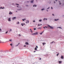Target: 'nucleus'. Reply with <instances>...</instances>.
<instances>
[{
  "label": "nucleus",
  "instance_id": "nucleus-1",
  "mask_svg": "<svg viewBox=\"0 0 64 64\" xmlns=\"http://www.w3.org/2000/svg\"><path fill=\"white\" fill-rule=\"evenodd\" d=\"M48 25V27H49L50 28V29H54V28H53V27L51 26H50L49 25Z\"/></svg>",
  "mask_w": 64,
  "mask_h": 64
},
{
  "label": "nucleus",
  "instance_id": "nucleus-2",
  "mask_svg": "<svg viewBox=\"0 0 64 64\" xmlns=\"http://www.w3.org/2000/svg\"><path fill=\"white\" fill-rule=\"evenodd\" d=\"M37 34H38V32H36L35 33L32 34V35H37Z\"/></svg>",
  "mask_w": 64,
  "mask_h": 64
},
{
  "label": "nucleus",
  "instance_id": "nucleus-3",
  "mask_svg": "<svg viewBox=\"0 0 64 64\" xmlns=\"http://www.w3.org/2000/svg\"><path fill=\"white\" fill-rule=\"evenodd\" d=\"M16 17H14L13 18H12V20H15V19H16Z\"/></svg>",
  "mask_w": 64,
  "mask_h": 64
},
{
  "label": "nucleus",
  "instance_id": "nucleus-4",
  "mask_svg": "<svg viewBox=\"0 0 64 64\" xmlns=\"http://www.w3.org/2000/svg\"><path fill=\"white\" fill-rule=\"evenodd\" d=\"M26 21L27 22H26V23H28L29 22V21L28 20H27Z\"/></svg>",
  "mask_w": 64,
  "mask_h": 64
},
{
  "label": "nucleus",
  "instance_id": "nucleus-5",
  "mask_svg": "<svg viewBox=\"0 0 64 64\" xmlns=\"http://www.w3.org/2000/svg\"><path fill=\"white\" fill-rule=\"evenodd\" d=\"M34 2V0H32L30 1V3H33Z\"/></svg>",
  "mask_w": 64,
  "mask_h": 64
},
{
  "label": "nucleus",
  "instance_id": "nucleus-6",
  "mask_svg": "<svg viewBox=\"0 0 64 64\" xmlns=\"http://www.w3.org/2000/svg\"><path fill=\"white\" fill-rule=\"evenodd\" d=\"M33 7H37V5L36 4H34L33 6Z\"/></svg>",
  "mask_w": 64,
  "mask_h": 64
},
{
  "label": "nucleus",
  "instance_id": "nucleus-7",
  "mask_svg": "<svg viewBox=\"0 0 64 64\" xmlns=\"http://www.w3.org/2000/svg\"><path fill=\"white\" fill-rule=\"evenodd\" d=\"M12 13H13L12 12H10V13H9V14L11 15V14H12Z\"/></svg>",
  "mask_w": 64,
  "mask_h": 64
},
{
  "label": "nucleus",
  "instance_id": "nucleus-8",
  "mask_svg": "<svg viewBox=\"0 0 64 64\" xmlns=\"http://www.w3.org/2000/svg\"><path fill=\"white\" fill-rule=\"evenodd\" d=\"M25 44H26V45H29V43L27 42H26Z\"/></svg>",
  "mask_w": 64,
  "mask_h": 64
},
{
  "label": "nucleus",
  "instance_id": "nucleus-9",
  "mask_svg": "<svg viewBox=\"0 0 64 64\" xmlns=\"http://www.w3.org/2000/svg\"><path fill=\"white\" fill-rule=\"evenodd\" d=\"M58 20H59V19H54V21H58Z\"/></svg>",
  "mask_w": 64,
  "mask_h": 64
},
{
  "label": "nucleus",
  "instance_id": "nucleus-10",
  "mask_svg": "<svg viewBox=\"0 0 64 64\" xmlns=\"http://www.w3.org/2000/svg\"><path fill=\"white\" fill-rule=\"evenodd\" d=\"M8 20V21H11V18H9Z\"/></svg>",
  "mask_w": 64,
  "mask_h": 64
},
{
  "label": "nucleus",
  "instance_id": "nucleus-11",
  "mask_svg": "<svg viewBox=\"0 0 64 64\" xmlns=\"http://www.w3.org/2000/svg\"><path fill=\"white\" fill-rule=\"evenodd\" d=\"M61 59H63V56H61Z\"/></svg>",
  "mask_w": 64,
  "mask_h": 64
},
{
  "label": "nucleus",
  "instance_id": "nucleus-12",
  "mask_svg": "<svg viewBox=\"0 0 64 64\" xmlns=\"http://www.w3.org/2000/svg\"><path fill=\"white\" fill-rule=\"evenodd\" d=\"M59 63L60 64V63H62V62L60 61H59Z\"/></svg>",
  "mask_w": 64,
  "mask_h": 64
},
{
  "label": "nucleus",
  "instance_id": "nucleus-13",
  "mask_svg": "<svg viewBox=\"0 0 64 64\" xmlns=\"http://www.w3.org/2000/svg\"><path fill=\"white\" fill-rule=\"evenodd\" d=\"M39 22H41L42 21V20L41 19V20H39Z\"/></svg>",
  "mask_w": 64,
  "mask_h": 64
},
{
  "label": "nucleus",
  "instance_id": "nucleus-14",
  "mask_svg": "<svg viewBox=\"0 0 64 64\" xmlns=\"http://www.w3.org/2000/svg\"><path fill=\"white\" fill-rule=\"evenodd\" d=\"M34 50H37V48H36V47L35 48H34Z\"/></svg>",
  "mask_w": 64,
  "mask_h": 64
},
{
  "label": "nucleus",
  "instance_id": "nucleus-15",
  "mask_svg": "<svg viewBox=\"0 0 64 64\" xmlns=\"http://www.w3.org/2000/svg\"><path fill=\"white\" fill-rule=\"evenodd\" d=\"M3 51L2 50H1L0 51V52H3Z\"/></svg>",
  "mask_w": 64,
  "mask_h": 64
},
{
  "label": "nucleus",
  "instance_id": "nucleus-16",
  "mask_svg": "<svg viewBox=\"0 0 64 64\" xmlns=\"http://www.w3.org/2000/svg\"><path fill=\"white\" fill-rule=\"evenodd\" d=\"M45 9H44V8H42L41 9V10H42V11H43V10H44Z\"/></svg>",
  "mask_w": 64,
  "mask_h": 64
},
{
  "label": "nucleus",
  "instance_id": "nucleus-17",
  "mask_svg": "<svg viewBox=\"0 0 64 64\" xmlns=\"http://www.w3.org/2000/svg\"><path fill=\"white\" fill-rule=\"evenodd\" d=\"M34 30H36V28H34Z\"/></svg>",
  "mask_w": 64,
  "mask_h": 64
},
{
  "label": "nucleus",
  "instance_id": "nucleus-18",
  "mask_svg": "<svg viewBox=\"0 0 64 64\" xmlns=\"http://www.w3.org/2000/svg\"><path fill=\"white\" fill-rule=\"evenodd\" d=\"M21 24L22 26H24L23 25V24L22 23Z\"/></svg>",
  "mask_w": 64,
  "mask_h": 64
},
{
  "label": "nucleus",
  "instance_id": "nucleus-19",
  "mask_svg": "<svg viewBox=\"0 0 64 64\" xmlns=\"http://www.w3.org/2000/svg\"><path fill=\"white\" fill-rule=\"evenodd\" d=\"M59 54V53H58V54H56V56H58V55Z\"/></svg>",
  "mask_w": 64,
  "mask_h": 64
},
{
  "label": "nucleus",
  "instance_id": "nucleus-20",
  "mask_svg": "<svg viewBox=\"0 0 64 64\" xmlns=\"http://www.w3.org/2000/svg\"><path fill=\"white\" fill-rule=\"evenodd\" d=\"M36 48H38V46H36Z\"/></svg>",
  "mask_w": 64,
  "mask_h": 64
},
{
  "label": "nucleus",
  "instance_id": "nucleus-21",
  "mask_svg": "<svg viewBox=\"0 0 64 64\" xmlns=\"http://www.w3.org/2000/svg\"><path fill=\"white\" fill-rule=\"evenodd\" d=\"M53 42H54V43H55V42H50V43H51V44H52V43H53Z\"/></svg>",
  "mask_w": 64,
  "mask_h": 64
},
{
  "label": "nucleus",
  "instance_id": "nucleus-22",
  "mask_svg": "<svg viewBox=\"0 0 64 64\" xmlns=\"http://www.w3.org/2000/svg\"><path fill=\"white\" fill-rule=\"evenodd\" d=\"M41 28H38V29H41Z\"/></svg>",
  "mask_w": 64,
  "mask_h": 64
},
{
  "label": "nucleus",
  "instance_id": "nucleus-23",
  "mask_svg": "<svg viewBox=\"0 0 64 64\" xmlns=\"http://www.w3.org/2000/svg\"><path fill=\"white\" fill-rule=\"evenodd\" d=\"M26 6L27 7H28L29 6L27 4H26Z\"/></svg>",
  "mask_w": 64,
  "mask_h": 64
},
{
  "label": "nucleus",
  "instance_id": "nucleus-24",
  "mask_svg": "<svg viewBox=\"0 0 64 64\" xmlns=\"http://www.w3.org/2000/svg\"><path fill=\"white\" fill-rule=\"evenodd\" d=\"M16 4V5H19V4Z\"/></svg>",
  "mask_w": 64,
  "mask_h": 64
},
{
  "label": "nucleus",
  "instance_id": "nucleus-25",
  "mask_svg": "<svg viewBox=\"0 0 64 64\" xmlns=\"http://www.w3.org/2000/svg\"><path fill=\"white\" fill-rule=\"evenodd\" d=\"M18 45H19V44H17L15 46V47H17V46H18Z\"/></svg>",
  "mask_w": 64,
  "mask_h": 64
},
{
  "label": "nucleus",
  "instance_id": "nucleus-26",
  "mask_svg": "<svg viewBox=\"0 0 64 64\" xmlns=\"http://www.w3.org/2000/svg\"><path fill=\"white\" fill-rule=\"evenodd\" d=\"M52 16H55V15L54 14H52Z\"/></svg>",
  "mask_w": 64,
  "mask_h": 64
},
{
  "label": "nucleus",
  "instance_id": "nucleus-27",
  "mask_svg": "<svg viewBox=\"0 0 64 64\" xmlns=\"http://www.w3.org/2000/svg\"><path fill=\"white\" fill-rule=\"evenodd\" d=\"M59 28H60V29H62V28L61 27H59Z\"/></svg>",
  "mask_w": 64,
  "mask_h": 64
},
{
  "label": "nucleus",
  "instance_id": "nucleus-28",
  "mask_svg": "<svg viewBox=\"0 0 64 64\" xmlns=\"http://www.w3.org/2000/svg\"><path fill=\"white\" fill-rule=\"evenodd\" d=\"M50 8V7H49L48 8H47V9H49Z\"/></svg>",
  "mask_w": 64,
  "mask_h": 64
},
{
  "label": "nucleus",
  "instance_id": "nucleus-29",
  "mask_svg": "<svg viewBox=\"0 0 64 64\" xmlns=\"http://www.w3.org/2000/svg\"><path fill=\"white\" fill-rule=\"evenodd\" d=\"M59 5H61V4H62V3H59Z\"/></svg>",
  "mask_w": 64,
  "mask_h": 64
},
{
  "label": "nucleus",
  "instance_id": "nucleus-30",
  "mask_svg": "<svg viewBox=\"0 0 64 64\" xmlns=\"http://www.w3.org/2000/svg\"><path fill=\"white\" fill-rule=\"evenodd\" d=\"M12 29H10V31H11V32L12 31Z\"/></svg>",
  "mask_w": 64,
  "mask_h": 64
},
{
  "label": "nucleus",
  "instance_id": "nucleus-31",
  "mask_svg": "<svg viewBox=\"0 0 64 64\" xmlns=\"http://www.w3.org/2000/svg\"><path fill=\"white\" fill-rule=\"evenodd\" d=\"M9 41L11 42V41H12V40H10Z\"/></svg>",
  "mask_w": 64,
  "mask_h": 64
},
{
  "label": "nucleus",
  "instance_id": "nucleus-32",
  "mask_svg": "<svg viewBox=\"0 0 64 64\" xmlns=\"http://www.w3.org/2000/svg\"><path fill=\"white\" fill-rule=\"evenodd\" d=\"M7 33H8V31H7L6 32V34H7Z\"/></svg>",
  "mask_w": 64,
  "mask_h": 64
},
{
  "label": "nucleus",
  "instance_id": "nucleus-33",
  "mask_svg": "<svg viewBox=\"0 0 64 64\" xmlns=\"http://www.w3.org/2000/svg\"><path fill=\"white\" fill-rule=\"evenodd\" d=\"M40 35H42V32L40 33Z\"/></svg>",
  "mask_w": 64,
  "mask_h": 64
},
{
  "label": "nucleus",
  "instance_id": "nucleus-34",
  "mask_svg": "<svg viewBox=\"0 0 64 64\" xmlns=\"http://www.w3.org/2000/svg\"><path fill=\"white\" fill-rule=\"evenodd\" d=\"M10 45L11 46H12V44H10Z\"/></svg>",
  "mask_w": 64,
  "mask_h": 64
},
{
  "label": "nucleus",
  "instance_id": "nucleus-35",
  "mask_svg": "<svg viewBox=\"0 0 64 64\" xmlns=\"http://www.w3.org/2000/svg\"><path fill=\"white\" fill-rule=\"evenodd\" d=\"M45 20V18H44V19H43L44 21Z\"/></svg>",
  "mask_w": 64,
  "mask_h": 64
},
{
  "label": "nucleus",
  "instance_id": "nucleus-36",
  "mask_svg": "<svg viewBox=\"0 0 64 64\" xmlns=\"http://www.w3.org/2000/svg\"><path fill=\"white\" fill-rule=\"evenodd\" d=\"M22 20L23 21H24V19H22Z\"/></svg>",
  "mask_w": 64,
  "mask_h": 64
},
{
  "label": "nucleus",
  "instance_id": "nucleus-37",
  "mask_svg": "<svg viewBox=\"0 0 64 64\" xmlns=\"http://www.w3.org/2000/svg\"><path fill=\"white\" fill-rule=\"evenodd\" d=\"M4 8H4V7L3 8H2V9H4Z\"/></svg>",
  "mask_w": 64,
  "mask_h": 64
},
{
  "label": "nucleus",
  "instance_id": "nucleus-38",
  "mask_svg": "<svg viewBox=\"0 0 64 64\" xmlns=\"http://www.w3.org/2000/svg\"><path fill=\"white\" fill-rule=\"evenodd\" d=\"M33 22H35V20H33Z\"/></svg>",
  "mask_w": 64,
  "mask_h": 64
},
{
  "label": "nucleus",
  "instance_id": "nucleus-39",
  "mask_svg": "<svg viewBox=\"0 0 64 64\" xmlns=\"http://www.w3.org/2000/svg\"><path fill=\"white\" fill-rule=\"evenodd\" d=\"M31 33H33V31H32L31 30Z\"/></svg>",
  "mask_w": 64,
  "mask_h": 64
},
{
  "label": "nucleus",
  "instance_id": "nucleus-40",
  "mask_svg": "<svg viewBox=\"0 0 64 64\" xmlns=\"http://www.w3.org/2000/svg\"><path fill=\"white\" fill-rule=\"evenodd\" d=\"M45 28H47V27L46 26H45Z\"/></svg>",
  "mask_w": 64,
  "mask_h": 64
},
{
  "label": "nucleus",
  "instance_id": "nucleus-41",
  "mask_svg": "<svg viewBox=\"0 0 64 64\" xmlns=\"http://www.w3.org/2000/svg\"><path fill=\"white\" fill-rule=\"evenodd\" d=\"M43 28H44V29H45V27L44 26Z\"/></svg>",
  "mask_w": 64,
  "mask_h": 64
},
{
  "label": "nucleus",
  "instance_id": "nucleus-42",
  "mask_svg": "<svg viewBox=\"0 0 64 64\" xmlns=\"http://www.w3.org/2000/svg\"><path fill=\"white\" fill-rule=\"evenodd\" d=\"M44 31L42 32V33H43V32H44Z\"/></svg>",
  "mask_w": 64,
  "mask_h": 64
},
{
  "label": "nucleus",
  "instance_id": "nucleus-43",
  "mask_svg": "<svg viewBox=\"0 0 64 64\" xmlns=\"http://www.w3.org/2000/svg\"><path fill=\"white\" fill-rule=\"evenodd\" d=\"M2 7H1L0 8V9H2Z\"/></svg>",
  "mask_w": 64,
  "mask_h": 64
},
{
  "label": "nucleus",
  "instance_id": "nucleus-44",
  "mask_svg": "<svg viewBox=\"0 0 64 64\" xmlns=\"http://www.w3.org/2000/svg\"><path fill=\"white\" fill-rule=\"evenodd\" d=\"M51 9H53V8L52 7H51Z\"/></svg>",
  "mask_w": 64,
  "mask_h": 64
},
{
  "label": "nucleus",
  "instance_id": "nucleus-45",
  "mask_svg": "<svg viewBox=\"0 0 64 64\" xmlns=\"http://www.w3.org/2000/svg\"><path fill=\"white\" fill-rule=\"evenodd\" d=\"M58 2H59V3H61V2L60 1H58Z\"/></svg>",
  "mask_w": 64,
  "mask_h": 64
},
{
  "label": "nucleus",
  "instance_id": "nucleus-46",
  "mask_svg": "<svg viewBox=\"0 0 64 64\" xmlns=\"http://www.w3.org/2000/svg\"><path fill=\"white\" fill-rule=\"evenodd\" d=\"M45 20H47V18H45Z\"/></svg>",
  "mask_w": 64,
  "mask_h": 64
},
{
  "label": "nucleus",
  "instance_id": "nucleus-47",
  "mask_svg": "<svg viewBox=\"0 0 64 64\" xmlns=\"http://www.w3.org/2000/svg\"><path fill=\"white\" fill-rule=\"evenodd\" d=\"M36 52V51L34 50V53H35V52Z\"/></svg>",
  "mask_w": 64,
  "mask_h": 64
},
{
  "label": "nucleus",
  "instance_id": "nucleus-48",
  "mask_svg": "<svg viewBox=\"0 0 64 64\" xmlns=\"http://www.w3.org/2000/svg\"><path fill=\"white\" fill-rule=\"evenodd\" d=\"M26 45H24V47H26Z\"/></svg>",
  "mask_w": 64,
  "mask_h": 64
},
{
  "label": "nucleus",
  "instance_id": "nucleus-49",
  "mask_svg": "<svg viewBox=\"0 0 64 64\" xmlns=\"http://www.w3.org/2000/svg\"><path fill=\"white\" fill-rule=\"evenodd\" d=\"M30 30H31V31H32V29H31V28H30Z\"/></svg>",
  "mask_w": 64,
  "mask_h": 64
},
{
  "label": "nucleus",
  "instance_id": "nucleus-50",
  "mask_svg": "<svg viewBox=\"0 0 64 64\" xmlns=\"http://www.w3.org/2000/svg\"><path fill=\"white\" fill-rule=\"evenodd\" d=\"M38 26H40V24H38Z\"/></svg>",
  "mask_w": 64,
  "mask_h": 64
},
{
  "label": "nucleus",
  "instance_id": "nucleus-51",
  "mask_svg": "<svg viewBox=\"0 0 64 64\" xmlns=\"http://www.w3.org/2000/svg\"><path fill=\"white\" fill-rule=\"evenodd\" d=\"M19 36H21V34H19Z\"/></svg>",
  "mask_w": 64,
  "mask_h": 64
},
{
  "label": "nucleus",
  "instance_id": "nucleus-52",
  "mask_svg": "<svg viewBox=\"0 0 64 64\" xmlns=\"http://www.w3.org/2000/svg\"><path fill=\"white\" fill-rule=\"evenodd\" d=\"M46 10L47 11V12H48V10Z\"/></svg>",
  "mask_w": 64,
  "mask_h": 64
},
{
  "label": "nucleus",
  "instance_id": "nucleus-53",
  "mask_svg": "<svg viewBox=\"0 0 64 64\" xmlns=\"http://www.w3.org/2000/svg\"><path fill=\"white\" fill-rule=\"evenodd\" d=\"M36 51H39V50H36Z\"/></svg>",
  "mask_w": 64,
  "mask_h": 64
},
{
  "label": "nucleus",
  "instance_id": "nucleus-54",
  "mask_svg": "<svg viewBox=\"0 0 64 64\" xmlns=\"http://www.w3.org/2000/svg\"><path fill=\"white\" fill-rule=\"evenodd\" d=\"M39 60H41V58H40Z\"/></svg>",
  "mask_w": 64,
  "mask_h": 64
},
{
  "label": "nucleus",
  "instance_id": "nucleus-55",
  "mask_svg": "<svg viewBox=\"0 0 64 64\" xmlns=\"http://www.w3.org/2000/svg\"><path fill=\"white\" fill-rule=\"evenodd\" d=\"M18 24H19V22H18Z\"/></svg>",
  "mask_w": 64,
  "mask_h": 64
},
{
  "label": "nucleus",
  "instance_id": "nucleus-56",
  "mask_svg": "<svg viewBox=\"0 0 64 64\" xmlns=\"http://www.w3.org/2000/svg\"><path fill=\"white\" fill-rule=\"evenodd\" d=\"M23 24V25H25V23H24V24Z\"/></svg>",
  "mask_w": 64,
  "mask_h": 64
},
{
  "label": "nucleus",
  "instance_id": "nucleus-57",
  "mask_svg": "<svg viewBox=\"0 0 64 64\" xmlns=\"http://www.w3.org/2000/svg\"><path fill=\"white\" fill-rule=\"evenodd\" d=\"M54 3H55V2L54 1Z\"/></svg>",
  "mask_w": 64,
  "mask_h": 64
},
{
  "label": "nucleus",
  "instance_id": "nucleus-58",
  "mask_svg": "<svg viewBox=\"0 0 64 64\" xmlns=\"http://www.w3.org/2000/svg\"><path fill=\"white\" fill-rule=\"evenodd\" d=\"M2 30H1V29H0V31H1Z\"/></svg>",
  "mask_w": 64,
  "mask_h": 64
},
{
  "label": "nucleus",
  "instance_id": "nucleus-59",
  "mask_svg": "<svg viewBox=\"0 0 64 64\" xmlns=\"http://www.w3.org/2000/svg\"><path fill=\"white\" fill-rule=\"evenodd\" d=\"M27 2L28 3H29V1H27Z\"/></svg>",
  "mask_w": 64,
  "mask_h": 64
},
{
  "label": "nucleus",
  "instance_id": "nucleus-60",
  "mask_svg": "<svg viewBox=\"0 0 64 64\" xmlns=\"http://www.w3.org/2000/svg\"><path fill=\"white\" fill-rule=\"evenodd\" d=\"M18 44L19 45V44H20V43L19 42Z\"/></svg>",
  "mask_w": 64,
  "mask_h": 64
},
{
  "label": "nucleus",
  "instance_id": "nucleus-61",
  "mask_svg": "<svg viewBox=\"0 0 64 64\" xmlns=\"http://www.w3.org/2000/svg\"><path fill=\"white\" fill-rule=\"evenodd\" d=\"M57 0H56V2H57Z\"/></svg>",
  "mask_w": 64,
  "mask_h": 64
},
{
  "label": "nucleus",
  "instance_id": "nucleus-62",
  "mask_svg": "<svg viewBox=\"0 0 64 64\" xmlns=\"http://www.w3.org/2000/svg\"><path fill=\"white\" fill-rule=\"evenodd\" d=\"M42 25V24H40V26H41V25Z\"/></svg>",
  "mask_w": 64,
  "mask_h": 64
},
{
  "label": "nucleus",
  "instance_id": "nucleus-63",
  "mask_svg": "<svg viewBox=\"0 0 64 64\" xmlns=\"http://www.w3.org/2000/svg\"><path fill=\"white\" fill-rule=\"evenodd\" d=\"M17 7H19V6H17Z\"/></svg>",
  "mask_w": 64,
  "mask_h": 64
},
{
  "label": "nucleus",
  "instance_id": "nucleus-64",
  "mask_svg": "<svg viewBox=\"0 0 64 64\" xmlns=\"http://www.w3.org/2000/svg\"><path fill=\"white\" fill-rule=\"evenodd\" d=\"M24 19V20H26V18H25Z\"/></svg>",
  "mask_w": 64,
  "mask_h": 64
}]
</instances>
